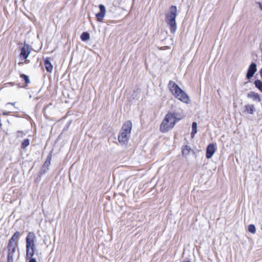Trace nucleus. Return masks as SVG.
Wrapping results in <instances>:
<instances>
[{
    "instance_id": "1",
    "label": "nucleus",
    "mask_w": 262,
    "mask_h": 262,
    "mask_svg": "<svg viewBox=\"0 0 262 262\" xmlns=\"http://www.w3.org/2000/svg\"><path fill=\"white\" fill-rule=\"evenodd\" d=\"M184 116L181 114L169 112L165 115L160 125V131L165 133L172 129L176 124L182 120Z\"/></svg>"
},
{
    "instance_id": "2",
    "label": "nucleus",
    "mask_w": 262,
    "mask_h": 262,
    "mask_svg": "<svg viewBox=\"0 0 262 262\" xmlns=\"http://www.w3.org/2000/svg\"><path fill=\"white\" fill-rule=\"evenodd\" d=\"M133 124L131 121H126L122 125L118 136V140L122 145H127L131 134Z\"/></svg>"
},
{
    "instance_id": "3",
    "label": "nucleus",
    "mask_w": 262,
    "mask_h": 262,
    "mask_svg": "<svg viewBox=\"0 0 262 262\" xmlns=\"http://www.w3.org/2000/svg\"><path fill=\"white\" fill-rule=\"evenodd\" d=\"M168 88L176 98L184 103H188L190 100L189 96L175 82L170 80L168 83Z\"/></svg>"
},
{
    "instance_id": "4",
    "label": "nucleus",
    "mask_w": 262,
    "mask_h": 262,
    "mask_svg": "<svg viewBox=\"0 0 262 262\" xmlns=\"http://www.w3.org/2000/svg\"><path fill=\"white\" fill-rule=\"evenodd\" d=\"M177 15V9L176 6H171L170 7V12L166 14L165 20L169 29L172 33H174L177 30L176 18Z\"/></svg>"
},
{
    "instance_id": "5",
    "label": "nucleus",
    "mask_w": 262,
    "mask_h": 262,
    "mask_svg": "<svg viewBox=\"0 0 262 262\" xmlns=\"http://www.w3.org/2000/svg\"><path fill=\"white\" fill-rule=\"evenodd\" d=\"M36 235L33 232H30L26 237V256L31 257L34 256L36 248Z\"/></svg>"
},
{
    "instance_id": "6",
    "label": "nucleus",
    "mask_w": 262,
    "mask_h": 262,
    "mask_svg": "<svg viewBox=\"0 0 262 262\" xmlns=\"http://www.w3.org/2000/svg\"><path fill=\"white\" fill-rule=\"evenodd\" d=\"M32 50V48L31 46L25 44L21 48V51L19 54L20 58L22 59H26L31 53Z\"/></svg>"
},
{
    "instance_id": "7",
    "label": "nucleus",
    "mask_w": 262,
    "mask_h": 262,
    "mask_svg": "<svg viewBox=\"0 0 262 262\" xmlns=\"http://www.w3.org/2000/svg\"><path fill=\"white\" fill-rule=\"evenodd\" d=\"M52 152H51L47 156L46 161L45 162L44 164L42 166L40 171V174L43 175L45 174L49 170V167L51 164V161L52 159Z\"/></svg>"
},
{
    "instance_id": "8",
    "label": "nucleus",
    "mask_w": 262,
    "mask_h": 262,
    "mask_svg": "<svg viewBox=\"0 0 262 262\" xmlns=\"http://www.w3.org/2000/svg\"><path fill=\"white\" fill-rule=\"evenodd\" d=\"M17 246L13 245H8V255L7 262H13L14 253L16 252V248Z\"/></svg>"
},
{
    "instance_id": "9",
    "label": "nucleus",
    "mask_w": 262,
    "mask_h": 262,
    "mask_svg": "<svg viewBox=\"0 0 262 262\" xmlns=\"http://www.w3.org/2000/svg\"><path fill=\"white\" fill-rule=\"evenodd\" d=\"M100 12L96 14V17L98 21L102 22L106 13L105 7L104 5L101 4L99 6Z\"/></svg>"
},
{
    "instance_id": "10",
    "label": "nucleus",
    "mask_w": 262,
    "mask_h": 262,
    "mask_svg": "<svg viewBox=\"0 0 262 262\" xmlns=\"http://www.w3.org/2000/svg\"><path fill=\"white\" fill-rule=\"evenodd\" d=\"M216 151L215 144L214 143L209 144L206 148V157L207 159L211 158Z\"/></svg>"
},
{
    "instance_id": "11",
    "label": "nucleus",
    "mask_w": 262,
    "mask_h": 262,
    "mask_svg": "<svg viewBox=\"0 0 262 262\" xmlns=\"http://www.w3.org/2000/svg\"><path fill=\"white\" fill-rule=\"evenodd\" d=\"M256 71H257L256 64L254 62L251 63L250 64V66H249L248 69V71H247V75H246L247 78L248 79H250L252 77H253V76L254 75L255 73L256 72Z\"/></svg>"
},
{
    "instance_id": "12",
    "label": "nucleus",
    "mask_w": 262,
    "mask_h": 262,
    "mask_svg": "<svg viewBox=\"0 0 262 262\" xmlns=\"http://www.w3.org/2000/svg\"><path fill=\"white\" fill-rule=\"evenodd\" d=\"M20 236V233L18 231L15 232L9 239L8 245H13L18 246V240Z\"/></svg>"
},
{
    "instance_id": "13",
    "label": "nucleus",
    "mask_w": 262,
    "mask_h": 262,
    "mask_svg": "<svg viewBox=\"0 0 262 262\" xmlns=\"http://www.w3.org/2000/svg\"><path fill=\"white\" fill-rule=\"evenodd\" d=\"M247 97L249 98L252 99L254 101L260 102L261 100L260 97L258 93L254 92H250L247 94Z\"/></svg>"
},
{
    "instance_id": "14",
    "label": "nucleus",
    "mask_w": 262,
    "mask_h": 262,
    "mask_svg": "<svg viewBox=\"0 0 262 262\" xmlns=\"http://www.w3.org/2000/svg\"><path fill=\"white\" fill-rule=\"evenodd\" d=\"M44 64L46 70L47 72L51 73L53 70V66L49 58H46L44 60Z\"/></svg>"
},
{
    "instance_id": "15",
    "label": "nucleus",
    "mask_w": 262,
    "mask_h": 262,
    "mask_svg": "<svg viewBox=\"0 0 262 262\" xmlns=\"http://www.w3.org/2000/svg\"><path fill=\"white\" fill-rule=\"evenodd\" d=\"M245 108V110L244 112L246 114H253L255 111V108L253 104L246 105Z\"/></svg>"
},
{
    "instance_id": "16",
    "label": "nucleus",
    "mask_w": 262,
    "mask_h": 262,
    "mask_svg": "<svg viewBox=\"0 0 262 262\" xmlns=\"http://www.w3.org/2000/svg\"><path fill=\"white\" fill-rule=\"evenodd\" d=\"M197 133V123L193 122L192 124V131L191 133V137L193 138L195 134Z\"/></svg>"
},
{
    "instance_id": "17",
    "label": "nucleus",
    "mask_w": 262,
    "mask_h": 262,
    "mask_svg": "<svg viewBox=\"0 0 262 262\" xmlns=\"http://www.w3.org/2000/svg\"><path fill=\"white\" fill-rule=\"evenodd\" d=\"M80 38L82 41H86L90 39V34L86 32L82 33L80 36Z\"/></svg>"
},
{
    "instance_id": "18",
    "label": "nucleus",
    "mask_w": 262,
    "mask_h": 262,
    "mask_svg": "<svg viewBox=\"0 0 262 262\" xmlns=\"http://www.w3.org/2000/svg\"><path fill=\"white\" fill-rule=\"evenodd\" d=\"M255 87L262 92V81L260 80H256L254 81Z\"/></svg>"
},
{
    "instance_id": "19",
    "label": "nucleus",
    "mask_w": 262,
    "mask_h": 262,
    "mask_svg": "<svg viewBox=\"0 0 262 262\" xmlns=\"http://www.w3.org/2000/svg\"><path fill=\"white\" fill-rule=\"evenodd\" d=\"M30 145V140L29 139H25L21 144V148H25Z\"/></svg>"
},
{
    "instance_id": "20",
    "label": "nucleus",
    "mask_w": 262,
    "mask_h": 262,
    "mask_svg": "<svg viewBox=\"0 0 262 262\" xmlns=\"http://www.w3.org/2000/svg\"><path fill=\"white\" fill-rule=\"evenodd\" d=\"M20 77L24 80V81H25V83H26L27 85L28 84L30 83V81L29 79V77L28 75H26L24 74H21L20 75Z\"/></svg>"
},
{
    "instance_id": "21",
    "label": "nucleus",
    "mask_w": 262,
    "mask_h": 262,
    "mask_svg": "<svg viewBox=\"0 0 262 262\" xmlns=\"http://www.w3.org/2000/svg\"><path fill=\"white\" fill-rule=\"evenodd\" d=\"M190 148L187 145L183 146L182 149V154L187 155L189 153Z\"/></svg>"
},
{
    "instance_id": "22",
    "label": "nucleus",
    "mask_w": 262,
    "mask_h": 262,
    "mask_svg": "<svg viewBox=\"0 0 262 262\" xmlns=\"http://www.w3.org/2000/svg\"><path fill=\"white\" fill-rule=\"evenodd\" d=\"M248 231L252 233H255L256 232L255 226L253 224L249 225L248 226Z\"/></svg>"
},
{
    "instance_id": "23",
    "label": "nucleus",
    "mask_w": 262,
    "mask_h": 262,
    "mask_svg": "<svg viewBox=\"0 0 262 262\" xmlns=\"http://www.w3.org/2000/svg\"><path fill=\"white\" fill-rule=\"evenodd\" d=\"M26 258L29 260L28 262H37L36 259L33 257V256H31V257H27V256H26Z\"/></svg>"
},
{
    "instance_id": "24",
    "label": "nucleus",
    "mask_w": 262,
    "mask_h": 262,
    "mask_svg": "<svg viewBox=\"0 0 262 262\" xmlns=\"http://www.w3.org/2000/svg\"><path fill=\"white\" fill-rule=\"evenodd\" d=\"M17 137H19V134H22V135H21V137H23V134H24V135H25V134H24V133H23V132H21V131H17Z\"/></svg>"
},
{
    "instance_id": "25",
    "label": "nucleus",
    "mask_w": 262,
    "mask_h": 262,
    "mask_svg": "<svg viewBox=\"0 0 262 262\" xmlns=\"http://www.w3.org/2000/svg\"><path fill=\"white\" fill-rule=\"evenodd\" d=\"M9 112H4L3 113V114L4 115H8L9 114Z\"/></svg>"
},
{
    "instance_id": "26",
    "label": "nucleus",
    "mask_w": 262,
    "mask_h": 262,
    "mask_svg": "<svg viewBox=\"0 0 262 262\" xmlns=\"http://www.w3.org/2000/svg\"><path fill=\"white\" fill-rule=\"evenodd\" d=\"M259 73H260L261 78L262 79V68L260 70Z\"/></svg>"
},
{
    "instance_id": "27",
    "label": "nucleus",
    "mask_w": 262,
    "mask_h": 262,
    "mask_svg": "<svg viewBox=\"0 0 262 262\" xmlns=\"http://www.w3.org/2000/svg\"><path fill=\"white\" fill-rule=\"evenodd\" d=\"M15 104V103H11V102H9L7 104V105H9V104H11V105H14Z\"/></svg>"
}]
</instances>
